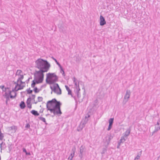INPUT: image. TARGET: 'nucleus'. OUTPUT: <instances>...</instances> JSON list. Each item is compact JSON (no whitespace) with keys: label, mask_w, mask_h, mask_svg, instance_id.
<instances>
[{"label":"nucleus","mask_w":160,"mask_h":160,"mask_svg":"<svg viewBox=\"0 0 160 160\" xmlns=\"http://www.w3.org/2000/svg\"><path fill=\"white\" fill-rule=\"evenodd\" d=\"M3 96L4 97H5V98H6V100H7V101H8L9 100V96L8 94L7 93V92H5V94L3 95Z\"/></svg>","instance_id":"6ab92c4d"},{"label":"nucleus","mask_w":160,"mask_h":160,"mask_svg":"<svg viewBox=\"0 0 160 160\" xmlns=\"http://www.w3.org/2000/svg\"><path fill=\"white\" fill-rule=\"evenodd\" d=\"M41 89L40 90H38V88L37 87H35L34 88V89H33V91L35 93H38L41 90Z\"/></svg>","instance_id":"b1692460"},{"label":"nucleus","mask_w":160,"mask_h":160,"mask_svg":"<svg viewBox=\"0 0 160 160\" xmlns=\"http://www.w3.org/2000/svg\"><path fill=\"white\" fill-rule=\"evenodd\" d=\"M131 129L130 128H129L127 129L126 131L123 133V135L124 136H125V137H127L129 136V135L130 132H131Z\"/></svg>","instance_id":"ddd939ff"},{"label":"nucleus","mask_w":160,"mask_h":160,"mask_svg":"<svg viewBox=\"0 0 160 160\" xmlns=\"http://www.w3.org/2000/svg\"><path fill=\"white\" fill-rule=\"evenodd\" d=\"M12 144L11 143H10L8 144V148L9 150V151L8 152H10L12 149Z\"/></svg>","instance_id":"a211bd4d"},{"label":"nucleus","mask_w":160,"mask_h":160,"mask_svg":"<svg viewBox=\"0 0 160 160\" xmlns=\"http://www.w3.org/2000/svg\"><path fill=\"white\" fill-rule=\"evenodd\" d=\"M65 87L67 90L68 91V94L69 95H71L72 97L73 96L72 94V92L71 90L69 88L68 86L65 85Z\"/></svg>","instance_id":"2eb2a0df"},{"label":"nucleus","mask_w":160,"mask_h":160,"mask_svg":"<svg viewBox=\"0 0 160 160\" xmlns=\"http://www.w3.org/2000/svg\"><path fill=\"white\" fill-rule=\"evenodd\" d=\"M50 115V114H46V116H48V115Z\"/></svg>","instance_id":"e2e57ef3"},{"label":"nucleus","mask_w":160,"mask_h":160,"mask_svg":"<svg viewBox=\"0 0 160 160\" xmlns=\"http://www.w3.org/2000/svg\"><path fill=\"white\" fill-rule=\"evenodd\" d=\"M83 122L82 123V126L81 128H80L79 129L78 128L77 129V131H81L83 128V127L85 125L87 122L88 120V118L84 119L83 120Z\"/></svg>","instance_id":"f8f14e48"},{"label":"nucleus","mask_w":160,"mask_h":160,"mask_svg":"<svg viewBox=\"0 0 160 160\" xmlns=\"http://www.w3.org/2000/svg\"><path fill=\"white\" fill-rule=\"evenodd\" d=\"M139 158H140V157L138 155L137 156L136 158H135V159H138Z\"/></svg>","instance_id":"864d4df0"},{"label":"nucleus","mask_w":160,"mask_h":160,"mask_svg":"<svg viewBox=\"0 0 160 160\" xmlns=\"http://www.w3.org/2000/svg\"><path fill=\"white\" fill-rule=\"evenodd\" d=\"M72 158H70V157H69L68 158V160H72Z\"/></svg>","instance_id":"4d7b16f0"},{"label":"nucleus","mask_w":160,"mask_h":160,"mask_svg":"<svg viewBox=\"0 0 160 160\" xmlns=\"http://www.w3.org/2000/svg\"><path fill=\"white\" fill-rule=\"evenodd\" d=\"M76 151V148L75 147L73 148L72 149V153H75V152Z\"/></svg>","instance_id":"4c0bfd02"},{"label":"nucleus","mask_w":160,"mask_h":160,"mask_svg":"<svg viewBox=\"0 0 160 160\" xmlns=\"http://www.w3.org/2000/svg\"><path fill=\"white\" fill-rule=\"evenodd\" d=\"M43 112V110H42V111H41V110H40V112H41V113H42Z\"/></svg>","instance_id":"680f3d73"},{"label":"nucleus","mask_w":160,"mask_h":160,"mask_svg":"<svg viewBox=\"0 0 160 160\" xmlns=\"http://www.w3.org/2000/svg\"><path fill=\"white\" fill-rule=\"evenodd\" d=\"M30 112L32 115L35 116H37L39 115V114L38 113V111L34 110H32Z\"/></svg>","instance_id":"dca6fc26"},{"label":"nucleus","mask_w":160,"mask_h":160,"mask_svg":"<svg viewBox=\"0 0 160 160\" xmlns=\"http://www.w3.org/2000/svg\"><path fill=\"white\" fill-rule=\"evenodd\" d=\"M17 85H18V86L19 87L17 88V90H18V91L23 89L24 87H25V85H21V84H18Z\"/></svg>","instance_id":"aec40b11"},{"label":"nucleus","mask_w":160,"mask_h":160,"mask_svg":"<svg viewBox=\"0 0 160 160\" xmlns=\"http://www.w3.org/2000/svg\"><path fill=\"white\" fill-rule=\"evenodd\" d=\"M51 58L55 61V62H56V63L58 66H59L60 65H61L60 63L58 62L57 60L56 59L54 58L53 57H52Z\"/></svg>","instance_id":"393cba45"},{"label":"nucleus","mask_w":160,"mask_h":160,"mask_svg":"<svg viewBox=\"0 0 160 160\" xmlns=\"http://www.w3.org/2000/svg\"><path fill=\"white\" fill-rule=\"evenodd\" d=\"M30 127V125L29 123H27L26 125L25 128H29Z\"/></svg>","instance_id":"58836bf2"},{"label":"nucleus","mask_w":160,"mask_h":160,"mask_svg":"<svg viewBox=\"0 0 160 160\" xmlns=\"http://www.w3.org/2000/svg\"><path fill=\"white\" fill-rule=\"evenodd\" d=\"M38 102H40L42 101L43 99V98L42 97H38Z\"/></svg>","instance_id":"473e14b6"},{"label":"nucleus","mask_w":160,"mask_h":160,"mask_svg":"<svg viewBox=\"0 0 160 160\" xmlns=\"http://www.w3.org/2000/svg\"><path fill=\"white\" fill-rule=\"evenodd\" d=\"M38 102V101H36V102H34V103L35 104H37V103Z\"/></svg>","instance_id":"0e129e2a"},{"label":"nucleus","mask_w":160,"mask_h":160,"mask_svg":"<svg viewBox=\"0 0 160 160\" xmlns=\"http://www.w3.org/2000/svg\"><path fill=\"white\" fill-rule=\"evenodd\" d=\"M74 156V154L73 153H72L71 154L70 156H69L70 157H71V158H73Z\"/></svg>","instance_id":"a18cd8bd"},{"label":"nucleus","mask_w":160,"mask_h":160,"mask_svg":"<svg viewBox=\"0 0 160 160\" xmlns=\"http://www.w3.org/2000/svg\"><path fill=\"white\" fill-rule=\"evenodd\" d=\"M62 75L63 76H65V72H64V71H63V72H62Z\"/></svg>","instance_id":"6e6d98bb"},{"label":"nucleus","mask_w":160,"mask_h":160,"mask_svg":"<svg viewBox=\"0 0 160 160\" xmlns=\"http://www.w3.org/2000/svg\"><path fill=\"white\" fill-rule=\"evenodd\" d=\"M59 67L60 68V72L61 73H62V72H63V71H64V69H63V68L62 67L61 65H60L59 66Z\"/></svg>","instance_id":"f704fd0d"},{"label":"nucleus","mask_w":160,"mask_h":160,"mask_svg":"<svg viewBox=\"0 0 160 160\" xmlns=\"http://www.w3.org/2000/svg\"><path fill=\"white\" fill-rule=\"evenodd\" d=\"M32 100H34L35 98V97H36L35 95H33V94H32Z\"/></svg>","instance_id":"8fccbe9b"},{"label":"nucleus","mask_w":160,"mask_h":160,"mask_svg":"<svg viewBox=\"0 0 160 160\" xmlns=\"http://www.w3.org/2000/svg\"><path fill=\"white\" fill-rule=\"evenodd\" d=\"M90 117V115L88 114H87L85 117V119L88 118Z\"/></svg>","instance_id":"a19ab883"},{"label":"nucleus","mask_w":160,"mask_h":160,"mask_svg":"<svg viewBox=\"0 0 160 160\" xmlns=\"http://www.w3.org/2000/svg\"><path fill=\"white\" fill-rule=\"evenodd\" d=\"M12 92V91H11L10 90L9 91V93L8 94L9 95H10L11 94V93Z\"/></svg>","instance_id":"5fc2aeb1"},{"label":"nucleus","mask_w":160,"mask_h":160,"mask_svg":"<svg viewBox=\"0 0 160 160\" xmlns=\"http://www.w3.org/2000/svg\"><path fill=\"white\" fill-rule=\"evenodd\" d=\"M22 150H23V152H24L25 154H26V155H31V153L30 152H28L27 151V150H26V149L25 148H22Z\"/></svg>","instance_id":"4be33fe9"},{"label":"nucleus","mask_w":160,"mask_h":160,"mask_svg":"<svg viewBox=\"0 0 160 160\" xmlns=\"http://www.w3.org/2000/svg\"><path fill=\"white\" fill-rule=\"evenodd\" d=\"M106 22L104 17L102 15L100 17V25L102 26L106 24Z\"/></svg>","instance_id":"6e6552de"},{"label":"nucleus","mask_w":160,"mask_h":160,"mask_svg":"<svg viewBox=\"0 0 160 160\" xmlns=\"http://www.w3.org/2000/svg\"><path fill=\"white\" fill-rule=\"evenodd\" d=\"M80 153H79V156L80 158V159L81 160L83 158V153L85 152L86 149L85 148V146L82 145L79 148Z\"/></svg>","instance_id":"0eeeda50"},{"label":"nucleus","mask_w":160,"mask_h":160,"mask_svg":"<svg viewBox=\"0 0 160 160\" xmlns=\"http://www.w3.org/2000/svg\"><path fill=\"white\" fill-rule=\"evenodd\" d=\"M20 77L18 79V82H19V81L22 80L24 78V76L23 75H20Z\"/></svg>","instance_id":"c756f323"},{"label":"nucleus","mask_w":160,"mask_h":160,"mask_svg":"<svg viewBox=\"0 0 160 160\" xmlns=\"http://www.w3.org/2000/svg\"><path fill=\"white\" fill-rule=\"evenodd\" d=\"M5 88V86L4 85H2L0 86V88L2 90L4 88Z\"/></svg>","instance_id":"09e8293b"},{"label":"nucleus","mask_w":160,"mask_h":160,"mask_svg":"<svg viewBox=\"0 0 160 160\" xmlns=\"http://www.w3.org/2000/svg\"><path fill=\"white\" fill-rule=\"evenodd\" d=\"M18 86H15V87L12 90V92H17L18 91V90H17V87Z\"/></svg>","instance_id":"72a5a7b5"},{"label":"nucleus","mask_w":160,"mask_h":160,"mask_svg":"<svg viewBox=\"0 0 160 160\" xmlns=\"http://www.w3.org/2000/svg\"><path fill=\"white\" fill-rule=\"evenodd\" d=\"M60 31L61 32L64 33L66 30L67 27L64 24L61 25L59 27Z\"/></svg>","instance_id":"9b49d317"},{"label":"nucleus","mask_w":160,"mask_h":160,"mask_svg":"<svg viewBox=\"0 0 160 160\" xmlns=\"http://www.w3.org/2000/svg\"><path fill=\"white\" fill-rule=\"evenodd\" d=\"M32 100V98H31L29 97L27 99V102H31V101Z\"/></svg>","instance_id":"ea45409f"},{"label":"nucleus","mask_w":160,"mask_h":160,"mask_svg":"<svg viewBox=\"0 0 160 160\" xmlns=\"http://www.w3.org/2000/svg\"><path fill=\"white\" fill-rule=\"evenodd\" d=\"M58 77L54 73H49L47 74L46 81L48 84L54 83V82L58 81Z\"/></svg>","instance_id":"20e7f679"},{"label":"nucleus","mask_w":160,"mask_h":160,"mask_svg":"<svg viewBox=\"0 0 160 160\" xmlns=\"http://www.w3.org/2000/svg\"><path fill=\"white\" fill-rule=\"evenodd\" d=\"M10 130H14L15 131L17 129V127L15 126H13L10 127L9 128Z\"/></svg>","instance_id":"2f4dec72"},{"label":"nucleus","mask_w":160,"mask_h":160,"mask_svg":"<svg viewBox=\"0 0 160 160\" xmlns=\"http://www.w3.org/2000/svg\"><path fill=\"white\" fill-rule=\"evenodd\" d=\"M50 88L52 90L51 92V94H52V91L55 93H56L58 95H61L62 94L61 89L58 83H54V85L53 88L52 86H50Z\"/></svg>","instance_id":"39448f33"},{"label":"nucleus","mask_w":160,"mask_h":160,"mask_svg":"<svg viewBox=\"0 0 160 160\" xmlns=\"http://www.w3.org/2000/svg\"><path fill=\"white\" fill-rule=\"evenodd\" d=\"M155 130L154 131L153 133L156 132L157 131H158V130H159L160 129V126H157L156 125H155Z\"/></svg>","instance_id":"5701e85b"},{"label":"nucleus","mask_w":160,"mask_h":160,"mask_svg":"<svg viewBox=\"0 0 160 160\" xmlns=\"http://www.w3.org/2000/svg\"><path fill=\"white\" fill-rule=\"evenodd\" d=\"M9 88H4L3 90H2V91L4 92H6L7 89H8Z\"/></svg>","instance_id":"37998d69"},{"label":"nucleus","mask_w":160,"mask_h":160,"mask_svg":"<svg viewBox=\"0 0 160 160\" xmlns=\"http://www.w3.org/2000/svg\"><path fill=\"white\" fill-rule=\"evenodd\" d=\"M17 96V93L16 92H15V95L14 96H15V98Z\"/></svg>","instance_id":"052dcab7"},{"label":"nucleus","mask_w":160,"mask_h":160,"mask_svg":"<svg viewBox=\"0 0 160 160\" xmlns=\"http://www.w3.org/2000/svg\"><path fill=\"white\" fill-rule=\"evenodd\" d=\"M131 94V92L129 90H127L126 92L124 98V100L123 102V103L125 104L128 100V99L130 98V95Z\"/></svg>","instance_id":"423d86ee"},{"label":"nucleus","mask_w":160,"mask_h":160,"mask_svg":"<svg viewBox=\"0 0 160 160\" xmlns=\"http://www.w3.org/2000/svg\"><path fill=\"white\" fill-rule=\"evenodd\" d=\"M39 118L40 120L42 121L43 122H45L46 124H47V123H46L45 119L44 118L42 117H40Z\"/></svg>","instance_id":"bb28decb"},{"label":"nucleus","mask_w":160,"mask_h":160,"mask_svg":"<svg viewBox=\"0 0 160 160\" xmlns=\"http://www.w3.org/2000/svg\"><path fill=\"white\" fill-rule=\"evenodd\" d=\"M127 138L128 137H125V136L123 135V136L121 138V143L124 142L127 139Z\"/></svg>","instance_id":"f3484780"},{"label":"nucleus","mask_w":160,"mask_h":160,"mask_svg":"<svg viewBox=\"0 0 160 160\" xmlns=\"http://www.w3.org/2000/svg\"><path fill=\"white\" fill-rule=\"evenodd\" d=\"M114 118H110L108 121L109 125L107 129L108 131H109L112 128V125L113 123Z\"/></svg>","instance_id":"1a4fd4ad"},{"label":"nucleus","mask_w":160,"mask_h":160,"mask_svg":"<svg viewBox=\"0 0 160 160\" xmlns=\"http://www.w3.org/2000/svg\"><path fill=\"white\" fill-rule=\"evenodd\" d=\"M45 86V85H42L41 86V88H42L43 86Z\"/></svg>","instance_id":"338daca9"},{"label":"nucleus","mask_w":160,"mask_h":160,"mask_svg":"<svg viewBox=\"0 0 160 160\" xmlns=\"http://www.w3.org/2000/svg\"><path fill=\"white\" fill-rule=\"evenodd\" d=\"M61 105L62 103L60 101L53 98L47 102L46 104L47 110H49L51 113H53L54 114H57L59 116L62 114L61 110Z\"/></svg>","instance_id":"f257e3e1"},{"label":"nucleus","mask_w":160,"mask_h":160,"mask_svg":"<svg viewBox=\"0 0 160 160\" xmlns=\"http://www.w3.org/2000/svg\"><path fill=\"white\" fill-rule=\"evenodd\" d=\"M107 148H106V147H105V148H103L102 151L101 152V154H104L105 153V152H106V151L107 150Z\"/></svg>","instance_id":"7c9ffc66"},{"label":"nucleus","mask_w":160,"mask_h":160,"mask_svg":"<svg viewBox=\"0 0 160 160\" xmlns=\"http://www.w3.org/2000/svg\"><path fill=\"white\" fill-rule=\"evenodd\" d=\"M3 144V142H2L1 143V144H0V148H1V152H2V144Z\"/></svg>","instance_id":"3c124183"},{"label":"nucleus","mask_w":160,"mask_h":160,"mask_svg":"<svg viewBox=\"0 0 160 160\" xmlns=\"http://www.w3.org/2000/svg\"><path fill=\"white\" fill-rule=\"evenodd\" d=\"M73 82L74 83L76 87L77 86V82H76V78L75 77L73 78Z\"/></svg>","instance_id":"c9c22d12"},{"label":"nucleus","mask_w":160,"mask_h":160,"mask_svg":"<svg viewBox=\"0 0 160 160\" xmlns=\"http://www.w3.org/2000/svg\"><path fill=\"white\" fill-rule=\"evenodd\" d=\"M106 140L105 143H106L107 144L105 145V147H106V148H107L110 142L112 137L111 136H110L109 137H106Z\"/></svg>","instance_id":"9d476101"},{"label":"nucleus","mask_w":160,"mask_h":160,"mask_svg":"<svg viewBox=\"0 0 160 160\" xmlns=\"http://www.w3.org/2000/svg\"><path fill=\"white\" fill-rule=\"evenodd\" d=\"M80 90V89L79 88L78 90V91L77 90V92H76L77 96L78 98H79L80 97V96H79V91Z\"/></svg>","instance_id":"e433bc0d"},{"label":"nucleus","mask_w":160,"mask_h":160,"mask_svg":"<svg viewBox=\"0 0 160 160\" xmlns=\"http://www.w3.org/2000/svg\"><path fill=\"white\" fill-rule=\"evenodd\" d=\"M30 88H29L28 89H27L26 90L27 93L28 94H31L32 93V90H30Z\"/></svg>","instance_id":"cd10ccee"},{"label":"nucleus","mask_w":160,"mask_h":160,"mask_svg":"<svg viewBox=\"0 0 160 160\" xmlns=\"http://www.w3.org/2000/svg\"><path fill=\"white\" fill-rule=\"evenodd\" d=\"M19 107L21 109H24L26 107V105L25 102L23 101H21L19 104Z\"/></svg>","instance_id":"4468645a"},{"label":"nucleus","mask_w":160,"mask_h":160,"mask_svg":"<svg viewBox=\"0 0 160 160\" xmlns=\"http://www.w3.org/2000/svg\"><path fill=\"white\" fill-rule=\"evenodd\" d=\"M30 79V78H29L26 80V82L27 83H28V82L29 81Z\"/></svg>","instance_id":"603ef678"},{"label":"nucleus","mask_w":160,"mask_h":160,"mask_svg":"<svg viewBox=\"0 0 160 160\" xmlns=\"http://www.w3.org/2000/svg\"><path fill=\"white\" fill-rule=\"evenodd\" d=\"M26 103L28 108L30 109L32 108V104L31 103V102H26Z\"/></svg>","instance_id":"a878e982"},{"label":"nucleus","mask_w":160,"mask_h":160,"mask_svg":"<svg viewBox=\"0 0 160 160\" xmlns=\"http://www.w3.org/2000/svg\"><path fill=\"white\" fill-rule=\"evenodd\" d=\"M53 115H52V117H54L55 115H57V114H54V113H53Z\"/></svg>","instance_id":"bf43d9fd"},{"label":"nucleus","mask_w":160,"mask_h":160,"mask_svg":"<svg viewBox=\"0 0 160 160\" xmlns=\"http://www.w3.org/2000/svg\"><path fill=\"white\" fill-rule=\"evenodd\" d=\"M21 73H22V71L21 70H18L16 73V75L20 76L21 75Z\"/></svg>","instance_id":"412c9836"},{"label":"nucleus","mask_w":160,"mask_h":160,"mask_svg":"<svg viewBox=\"0 0 160 160\" xmlns=\"http://www.w3.org/2000/svg\"><path fill=\"white\" fill-rule=\"evenodd\" d=\"M4 137L3 134L1 132V129H0V140H2Z\"/></svg>","instance_id":"c85d7f7f"},{"label":"nucleus","mask_w":160,"mask_h":160,"mask_svg":"<svg viewBox=\"0 0 160 160\" xmlns=\"http://www.w3.org/2000/svg\"><path fill=\"white\" fill-rule=\"evenodd\" d=\"M19 82H20V84H21V85L22 84H25V82H22V80L19 81Z\"/></svg>","instance_id":"c03bdc74"},{"label":"nucleus","mask_w":160,"mask_h":160,"mask_svg":"<svg viewBox=\"0 0 160 160\" xmlns=\"http://www.w3.org/2000/svg\"><path fill=\"white\" fill-rule=\"evenodd\" d=\"M120 146V140L118 141V145L117 147V148H119Z\"/></svg>","instance_id":"79ce46f5"},{"label":"nucleus","mask_w":160,"mask_h":160,"mask_svg":"<svg viewBox=\"0 0 160 160\" xmlns=\"http://www.w3.org/2000/svg\"><path fill=\"white\" fill-rule=\"evenodd\" d=\"M18 82V80L17 81V82H14V84H16V86H18V85H17L18 84H19V83H18V82Z\"/></svg>","instance_id":"49530a36"},{"label":"nucleus","mask_w":160,"mask_h":160,"mask_svg":"<svg viewBox=\"0 0 160 160\" xmlns=\"http://www.w3.org/2000/svg\"><path fill=\"white\" fill-rule=\"evenodd\" d=\"M159 121L160 122V121Z\"/></svg>","instance_id":"774afa93"},{"label":"nucleus","mask_w":160,"mask_h":160,"mask_svg":"<svg viewBox=\"0 0 160 160\" xmlns=\"http://www.w3.org/2000/svg\"><path fill=\"white\" fill-rule=\"evenodd\" d=\"M34 80L32 81L31 84V87L34 88L36 84L41 83L42 82L44 76L41 74H38L36 73L34 74Z\"/></svg>","instance_id":"7ed1b4c3"},{"label":"nucleus","mask_w":160,"mask_h":160,"mask_svg":"<svg viewBox=\"0 0 160 160\" xmlns=\"http://www.w3.org/2000/svg\"><path fill=\"white\" fill-rule=\"evenodd\" d=\"M9 96L10 98H15V96H12L11 94Z\"/></svg>","instance_id":"de8ad7c7"},{"label":"nucleus","mask_w":160,"mask_h":160,"mask_svg":"<svg viewBox=\"0 0 160 160\" xmlns=\"http://www.w3.org/2000/svg\"><path fill=\"white\" fill-rule=\"evenodd\" d=\"M8 101H7V100H6V103L7 104H8Z\"/></svg>","instance_id":"69168bd1"},{"label":"nucleus","mask_w":160,"mask_h":160,"mask_svg":"<svg viewBox=\"0 0 160 160\" xmlns=\"http://www.w3.org/2000/svg\"><path fill=\"white\" fill-rule=\"evenodd\" d=\"M156 125V126L157 125H158V126H159V122H157V124Z\"/></svg>","instance_id":"13d9d810"},{"label":"nucleus","mask_w":160,"mask_h":160,"mask_svg":"<svg viewBox=\"0 0 160 160\" xmlns=\"http://www.w3.org/2000/svg\"><path fill=\"white\" fill-rule=\"evenodd\" d=\"M35 63L36 68L39 69L38 71H35V73L44 76V73L47 72L51 67L50 64L47 60L40 58L38 59L35 61Z\"/></svg>","instance_id":"f03ea898"}]
</instances>
